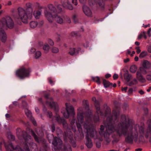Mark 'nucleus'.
<instances>
[{"instance_id":"f257e3e1","label":"nucleus","mask_w":151,"mask_h":151,"mask_svg":"<svg viewBox=\"0 0 151 151\" xmlns=\"http://www.w3.org/2000/svg\"><path fill=\"white\" fill-rule=\"evenodd\" d=\"M119 113L116 112H114L112 116L109 118V122L105 125L106 131L104 134V136L106 138L109 135L114 132L120 136L122 135H125L128 130H130L129 127L130 124L126 121V117L125 115H122L121 118V122L118 126L117 128L115 129L114 124H112V122H115V121L119 115Z\"/></svg>"},{"instance_id":"f03ea898","label":"nucleus","mask_w":151,"mask_h":151,"mask_svg":"<svg viewBox=\"0 0 151 151\" xmlns=\"http://www.w3.org/2000/svg\"><path fill=\"white\" fill-rule=\"evenodd\" d=\"M22 134V136H18V137L23 143V150H22L19 146L14 147L11 143L8 145H5L7 151H13V150L16 151H29V148L32 151H37V146L32 142V139L31 137L25 131L23 132Z\"/></svg>"},{"instance_id":"7ed1b4c3","label":"nucleus","mask_w":151,"mask_h":151,"mask_svg":"<svg viewBox=\"0 0 151 151\" xmlns=\"http://www.w3.org/2000/svg\"><path fill=\"white\" fill-rule=\"evenodd\" d=\"M61 5H58L57 9L55 10L53 5L50 4L49 5V10L45 11V14L49 22H52L55 19L58 23L61 24L63 23L64 17L63 16L60 17L57 14V13L59 14L61 11Z\"/></svg>"},{"instance_id":"20e7f679","label":"nucleus","mask_w":151,"mask_h":151,"mask_svg":"<svg viewBox=\"0 0 151 151\" xmlns=\"http://www.w3.org/2000/svg\"><path fill=\"white\" fill-rule=\"evenodd\" d=\"M144 134L143 127H140L139 125H136L132 129V132L128 134L125 140L129 143L133 140L137 142H143L144 140Z\"/></svg>"},{"instance_id":"39448f33","label":"nucleus","mask_w":151,"mask_h":151,"mask_svg":"<svg viewBox=\"0 0 151 151\" xmlns=\"http://www.w3.org/2000/svg\"><path fill=\"white\" fill-rule=\"evenodd\" d=\"M32 5L30 3H28L26 4L27 7V9H29V12L27 13L23 8L19 7L18 9V14L16 17V19L18 20H21L23 23H27L28 22V19H30L32 16V9L31 8Z\"/></svg>"},{"instance_id":"423d86ee","label":"nucleus","mask_w":151,"mask_h":151,"mask_svg":"<svg viewBox=\"0 0 151 151\" xmlns=\"http://www.w3.org/2000/svg\"><path fill=\"white\" fill-rule=\"evenodd\" d=\"M83 126L84 132H86L87 134L86 137V145L88 147L91 148L92 147L93 144L91 139L88 137L89 136L91 137H93L94 134H96V132L91 125L90 123L87 121L83 124Z\"/></svg>"},{"instance_id":"0eeeda50","label":"nucleus","mask_w":151,"mask_h":151,"mask_svg":"<svg viewBox=\"0 0 151 151\" xmlns=\"http://www.w3.org/2000/svg\"><path fill=\"white\" fill-rule=\"evenodd\" d=\"M50 138L48 137L50 143H52L54 146L52 150L53 151H59L61 150L62 151H71V149L70 146L64 147V148L61 149V146L62 145V141L61 139L57 137L54 138L52 135H50Z\"/></svg>"},{"instance_id":"6e6552de","label":"nucleus","mask_w":151,"mask_h":151,"mask_svg":"<svg viewBox=\"0 0 151 151\" xmlns=\"http://www.w3.org/2000/svg\"><path fill=\"white\" fill-rule=\"evenodd\" d=\"M66 108L62 109V113L65 118H68L70 115H73L74 114V111L73 107L70 104L66 103Z\"/></svg>"},{"instance_id":"1a4fd4ad","label":"nucleus","mask_w":151,"mask_h":151,"mask_svg":"<svg viewBox=\"0 0 151 151\" xmlns=\"http://www.w3.org/2000/svg\"><path fill=\"white\" fill-rule=\"evenodd\" d=\"M1 22L3 27H6L10 29H11L14 26L13 20L9 17H6L3 18Z\"/></svg>"},{"instance_id":"9d476101","label":"nucleus","mask_w":151,"mask_h":151,"mask_svg":"<svg viewBox=\"0 0 151 151\" xmlns=\"http://www.w3.org/2000/svg\"><path fill=\"white\" fill-rule=\"evenodd\" d=\"M30 73L29 70L23 68L17 70L16 72V75L19 78L22 79L29 76Z\"/></svg>"},{"instance_id":"9b49d317","label":"nucleus","mask_w":151,"mask_h":151,"mask_svg":"<svg viewBox=\"0 0 151 151\" xmlns=\"http://www.w3.org/2000/svg\"><path fill=\"white\" fill-rule=\"evenodd\" d=\"M81 108H79L78 109V122L76 123L77 125V128L79 133L81 132L83 134H84V132L82 131L83 130L81 127V125L83 123V116L82 113L80 112L81 111Z\"/></svg>"},{"instance_id":"f8f14e48","label":"nucleus","mask_w":151,"mask_h":151,"mask_svg":"<svg viewBox=\"0 0 151 151\" xmlns=\"http://www.w3.org/2000/svg\"><path fill=\"white\" fill-rule=\"evenodd\" d=\"M89 4L91 6L98 4L101 9H103L104 8V4L102 0H89Z\"/></svg>"},{"instance_id":"ddd939ff","label":"nucleus","mask_w":151,"mask_h":151,"mask_svg":"<svg viewBox=\"0 0 151 151\" xmlns=\"http://www.w3.org/2000/svg\"><path fill=\"white\" fill-rule=\"evenodd\" d=\"M46 104L54 109L56 111L58 110V107L57 103L54 102L52 98H50L46 102Z\"/></svg>"},{"instance_id":"4468645a","label":"nucleus","mask_w":151,"mask_h":151,"mask_svg":"<svg viewBox=\"0 0 151 151\" xmlns=\"http://www.w3.org/2000/svg\"><path fill=\"white\" fill-rule=\"evenodd\" d=\"M83 12L86 16L88 17L92 16V12L91 9L88 6L85 5L83 6Z\"/></svg>"},{"instance_id":"2eb2a0df","label":"nucleus","mask_w":151,"mask_h":151,"mask_svg":"<svg viewBox=\"0 0 151 151\" xmlns=\"http://www.w3.org/2000/svg\"><path fill=\"white\" fill-rule=\"evenodd\" d=\"M55 120H56L59 123H62L64 127H65V126H66L67 125V124L66 123L64 119L63 118H60V116L57 114L56 115V116H55L53 117L52 120L54 121Z\"/></svg>"},{"instance_id":"dca6fc26","label":"nucleus","mask_w":151,"mask_h":151,"mask_svg":"<svg viewBox=\"0 0 151 151\" xmlns=\"http://www.w3.org/2000/svg\"><path fill=\"white\" fill-rule=\"evenodd\" d=\"M81 49L80 48H78L76 49L74 48H71L69 52V54L71 55H77L80 53Z\"/></svg>"},{"instance_id":"f3484780","label":"nucleus","mask_w":151,"mask_h":151,"mask_svg":"<svg viewBox=\"0 0 151 151\" xmlns=\"http://www.w3.org/2000/svg\"><path fill=\"white\" fill-rule=\"evenodd\" d=\"M137 78L139 81L142 83H145L146 81L145 79L139 71H137L136 73Z\"/></svg>"},{"instance_id":"a211bd4d","label":"nucleus","mask_w":151,"mask_h":151,"mask_svg":"<svg viewBox=\"0 0 151 151\" xmlns=\"http://www.w3.org/2000/svg\"><path fill=\"white\" fill-rule=\"evenodd\" d=\"M63 7L66 9L72 10L73 9L72 5L71 4L70 2L68 1L64 3L63 4Z\"/></svg>"},{"instance_id":"6ab92c4d","label":"nucleus","mask_w":151,"mask_h":151,"mask_svg":"<svg viewBox=\"0 0 151 151\" xmlns=\"http://www.w3.org/2000/svg\"><path fill=\"white\" fill-rule=\"evenodd\" d=\"M92 100L94 101L95 104V106L96 109V111L98 114H99L101 113L100 110V108L99 105V102L96 99L95 97H93L92 98Z\"/></svg>"},{"instance_id":"aec40b11","label":"nucleus","mask_w":151,"mask_h":151,"mask_svg":"<svg viewBox=\"0 0 151 151\" xmlns=\"http://www.w3.org/2000/svg\"><path fill=\"white\" fill-rule=\"evenodd\" d=\"M142 65L144 68L149 69L150 67V63L149 61L147 60H144L142 62Z\"/></svg>"},{"instance_id":"412c9836","label":"nucleus","mask_w":151,"mask_h":151,"mask_svg":"<svg viewBox=\"0 0 151 151\" xmlns=\"http://www.w3.org/2000/svg\"><path fill=\"white\" fill-rule=\"evenodd\" d=\"M30 134L33 136L36 142L39 143L42 142L43 139L42 138L37 137L34 132L32 130L30 131Z\"/></svg>"},{"instance_id":"4be33fe9","label":"nucleus","mask_w":151,"mask_h":151,"mask_svg":"<svg viewBox=\"0 0 151 151\" xmlns=\"http://www.w3.org/2000/svg\"><path fill=\"white\" fill-rule=\"evenodd\" d=\"M0 37L3 42H5L6 40V36L4 31H0Z\"/></svg>"},{"instance_id":"5701e85b","label":"nucleus","mask_w":151,"mask_h":151,"mask_svg":"<svg viewBox=\"0 0 151 151\" xmlns=\"http://www.w3.org/2000/svg\"><path fill=\"white\" fill-rule=\"evenodd\" d=\"M124 77L125 79L127 81L129 82L132 78V75L129 74L128 71L126 70L125 71L124 74Z\"/></svg>"},{"instance_id":"b1692460","label":"nucleus","mask_w":151,"mask_h":151,"mask_svg":"<svg viewBox=\"0 0 151 151\" xmlns=\"http://www.w3.org/2000/svg\"><path fill=\"white\" fill-rule=\"evenodd\" d=\"M147 55V53L146 51H143L139 54V57L140 59H143L145 58Z\"/></svg>"},{"instance_id":"393cba45","label":"nucleus","mask_w":151,"mask_h":151,"mask_svg":"<svg viewBox=\"0 0 151 151\" xmlns=\"http://www.w3.org/2000/svg\"><path fill=\"white\" fill-rule=\"evenodd\" d=\"M41 14V12L40 10L35 11L34 12V15L35 18L37 19H38Z\"/></svg>"},{"instance_id":"a878e982","label":"nucleus","mask_w":151,"mask_h":151,"mask_svg":"<svg viewBox=\"0 0 151 151\" xmlns=\"http://www.w3.org/2000/svg\"><path fill=\"white\" fill-rule=\"evenodd\" d=\"M50 46L47 44H45L43 46V49L44 52L45 53H48L50 50Z\"/></svg>"},{"instance_id":"bb28decb","label":"nucleus","mask_w":151,"mask_h":151,"mask_svg":"<svg viewBox=\"0 0 151 151\" xmlns=\"http://www.w3.org/2000/svg\"><path fill=\"white\" fill-rule=\"evenodd\" d=\"M137 69V66L135 65H133L130 68V71L132 73H134L136 71Z\"/></svg>"},{"instance_id":"cd10ccee","label":"nucleus","mask_w":151,"mask_h":151,"mask_svg":"<svg viewBox=\"0 0 151 151\" xmlns=\"http://www.w3.org/2000/svg\"><path fill=\"white\" fill-rule=\"evenodd\" d=\"M34 54V57L36 59L39 58L41 55V53L39 51H35Z\"/></svg>"},{"instance_id":"c85d7f7f","label":"nucleus","mask_w":151,"mask_h":151,"mask_svg":"<svg viewBox=\"0 0 151 151\" xmlns=\"http://www.w3.org/2000/svg\"><path fill=\"white\" fill-rule=\"evenodd\" d=\"M30 25L31 28H35L38 25V24L37 22L32 21L30 22Z\"/></svg>"},{"instance_id":"c756f323","label":"nucleus","mask_w":151,"mask_h":151,"mask_svg":"<svg viewBox=\"0 0 151 151\" xmlns=\"http://www.w3.org/2000/svg\"><path fill=\"white\" fill-rule=\"evenodd\" d=\"M92 80L96 82L98 84H100V79L99 77H92Z\"/></svg>"},{"instance_id":"7c9ffc66","label":"nucleus","mask_w":151,"mask_h":151,"mask_svg":"<svg viewBox=\"0 0 151 151\" xmlns=\"http://www.w3.org/2000/svg\"><path fill=\"white\" fill-rule=\"evenodd\" d=\"M147 122L148 124L149 128L147 133V134H151V120H148Z\"/></svg>"},{"instance_id":"2f4dec72","label":"nucleus","mask_w":151,"mask_h":151,"mask_svg":"<svg viewBox=\"0 0 151 151\" xmlns=\"http://www.w3.org/2000/svg\"><path fill=\"white\" fill-rule=\"evenodd\" d=\"M138 83V81L136 79H134L130 83H129L128 85L129 86H131L132 85H136Z\"/></svg>"},{"instance_id":"473e14b6","label":"nucleus","mask_w":151,"mask_h":151,"mask_svg":"<svg viewBox=\"0 0 151 151\" xmlns=\"http://www.w3.org/2000/svg\"><path fill=\"white\" fill-rule=\"evenodd\" d=\"M103 83L105 88L108 87L110 85V83L105 79H104L103 80Z\"/></svg>"},{"instance_id":"72a5a7b5","label":"nucleus","mask_w":151,"mask_h":151,"mask_svg":"<svg viewBox=\"0 0 151 151\" xmlns=\"http://www.w3.org/2000/svg\"><path fill=\"white\" fill-rule=\"evenodd\" d=\"M69 129H68L67 130L68 131V132H65V135L66 137H68L70 139V140H71V132H70L69 131Z\"/></svg>"},{"instance_id":"f704fd0d","label":"nucleus","mask_w":151,"mask_h":151,"mask_svg":"<svg viewBox=\"0 0 151 151\" xmlns=\"http://www.w3.org/2000/svg\"><path fill=\"white\" fill-rule=\"evenodd\" d=\"M59 50L58 47H53L52 48L51 51L53 53H57L59 52Z\"/></svg>"},{"instance_id":"c9c22d12","label":"nucleus","mask_w":151,"mask_h":151,"mask_svg":"<svg viewBox=\"0 0 151 151\" xmlns=\"http://www.w3.org/2000/svg\"><path fill=\"white\" fill-rule=\"evenodd\" d=\"M25 114L28 117L31 118L32 116L31 113L30 111L26 109L25 111Z\"/></svg>"},{"instance_id":"e433bc0d","label":"nucleus","mask_w":151,"mask_h":151,"mask_svg":"<svg viewBox=\"0 0 151 151\" xmlns=\"http://www.w3.org/2000/svg\"><path fill=\"white\" fill-rule=\"evenodd\" d=\"M140 72L143 74H146L147 73V71L143 67H140L139 68Z\"/></svg>"},{"instance_id":"4c0bfd02","label":"nucleus","mask_w":151,"mask_h":151,"mask_svg":"<svg viewBox=\"0 0 151 151\" xmlns=\"http://www.w3.org/2000/svg\"><path fill=\"white\" fill-rule=\"evenodd\" d=\"M72 19L75 23H76L78 21V16L76 15H73L72 17Z\"/></svg>"},{"instance_id":"58836bf2","label":"nucleus","mask_w":151,"mask_h":151,"mask_svg":"<svg viewBox=\"0 0 151 151\" xmlns=\"http://www.w3.org/2000/svg\"><path fill=\"white\" fill-rule=\"evenodd\" d=\"M43 142L44 144H45V146L43 148H41L40 150V151H46V150L47 148V145L45 144V142L44 140Z\"/></svg>"},{"instance_id":"ea45409f","label":"nucleus","mask_w":151,"mask_h":151,"mask_svg":"<svg viewBox=\"0 0 151 151\" xmlns=\"http://www.w3.org/2000/svg\"><path fill=\"white\" fill-rule=\"evenodd\" d=\"M104 129V127L103 125H101V128H100V131H99V133L100 134L102 135L103 134V132Z\"/></svg>"},{"instance_id":"a19ab883","label":"nucleus","mask_w":151,"mask_h":151,"mask_svg":"<svg viewBox=\"0 0 151 151\" xmlns=\"http://www.w3.org/2000/svg\"><path fill=\"white\" fill-rule=\"evenodd\" d=\"M35 51L36 50L35 48H32L30 50L28 51V52L29 54H34L35 52Z\"/></svg>"},{"instance_id":"79ce46f5","label":"nucleus","mask_w":151,"mask_h":151,"mask_svg":"<svg viewBox=\"0 0 151 151\" xmlns=\"http://www.w3.org/2000/svg\"><path fill=\"white\" fill-rule=\"evenodd\" d=\"M48 43L51 46H53L54 45V42L51 40L49 39L48 40Z\"/></svg>"},{"instance_id":"37998d69","label":"nucleus","mask_w":151,"mask_h":151,"mask_svg":"<svg viewBox=\"0 0 151 151\" xmlns=\"http://www.w3.org/2000/svg\"><path fill=\"white\" fill-rule=\"evenodd\" d=\"M71 35L73 37L76 36L78 35V32H71Z\"/></svg>"},{"instance_id":"c03bdc74","label":"nucleus","mask_w":151,"mask_h":151,"mask_svg":"<svg viewBox=\"0 0 151 151\" xmlns=\"http://www.w3.org/2000/svg\"><path fill=\"white\" fill-rule=\"evenodd\" d=\"M135 49L137 50V51H136L137 53V54H139L140 52L141 51V50L139 47H136L135 48Z\"/></svg>"},{"instance_id":"a18cd8bd","label":"nucleus","mask_w":151,"mask_h":151,"mask_svg":"<svg viewBox=\"0 0 151 151\" xmlns=\"http://www.w3.org/2000/svg\"><path fill=\"white\" fill-rule=\"evenodd\" d=\"M146 79L148 81L151 80V75H148L146 77Z\"/></svg>"},{"instance_id":"49530a36","label":"nucleus","mask_w":151,"mask_h":151,"mask_svg":"<svg viewBox=\"0 0 151 151\" xmlns=\"http://www.w3.org/2000/svg\"><path fill=\"white\" fill-rule=\"evenodd\" d=\"M47 115L48 117L50 118L52 115V113L50 111H48Z\"/></svg>"},{"instance_id":"de8ad7c7","label":"nucleus","mask_w":151,"mask_h":151,"mask_svg":"<svg viewBox=\"0 0 151 151\" xmlns=\"http://www.w3.org/2000/svg\"><path fill=\"white\" fill-rule=\"evenodd\" d=\"M72 3L75 5H77L78 2L77 0H72Z\"/></svg>"},{"instance_id":"09e8293b","label":"nucleus","mask_w":151,"mask_h":151,"mask_svg":"<svg viewBox=\"0 0 151 151\" xmlns=\"http://www.w3.org/2000/svg\"><path fill=\"white\" fill-rule=\"evenodd\" d=\"M143 36L142 32H141L140 34H139L138 37V40L140 39Z\"/></svg>"},{"instance_id":"8fccbe9b","label":"nucleus","mask_w":151,"mask_h":151,"mask_svg":"<svg viewBox=\"0 0 151 151\" xmlns=\"http://www.w3.org/2000/svg\"><path fill=\"white\" fill-rule=\"evenodd\" d=\"M118 76L116 74H115L113 76V78L114 80H116L118 78Z\"/></svg>"},{"instance_id":"3c124183","label":"nucleus","mask_w":151,"mask_h":151,"mask_svg":"<svg viewBox=\"0 0 151 151\" xmlns=\"http://www.w3.org/2000/svg\"><path fill=\"white\" fill-rule=\"evenodd\" d=\"M31 121L34 125H36V122L35 120L33 118H32Z\"/></svg>"},{"instance_id":"603ef678","label":"nucleus","mask_w":151,"mask_h":151,"mask_svg":"<svg viewBox=\"0 0 151 151\" xmlns=\"http://www.w3.org/2000/svg\"><path fill=\"white\" fill-rule=\"evenodd\" d=\"M12 103L15 106H17L19 104L18 103L17 101H13V102Z\"/></svg>"},{"instance_id":"864d4df0","label":"nucleus","mask_w":151,"mask_h":151,"mask_svg":"<svg viewBox=\"0 0 151 151\" xmlns=\"http://www.w3.org/2000/svg\"><path fill=\"white\" fill-rule=\"evenodd\" d=\"M127 87H125L124 88H122V91H124L125 92H126L127 90Z\"/></svg>"},{"instance_id":"5fc2aeb1","label":"nucleus","mask_w":151,"mask_h":151,"mask_svg":"<svg viewBox=\"0 0 151 151\" xmlns=\"http://www.w3.org/2000/svg\"><path fill=\"white\" fill-rule=\"evenodd\" d=\"M76 121L75 119H73L71 121V124L72 125H73L75 124V122Z\"/></svg>"},{"instance_id":"6e6d98bb","label":"nucleus","mask_w":151,"mask_h":151,"mask_svg":"<svg viewBox=\"0 0 151 151\" xmlns=\"http://www.w3.org/2000/svg\"><path fill=\"white\" fill-rule=\"evenodd\" d=\"M130 60L129 59V58H127L124 60V61L125 63H127L129 62Z\"/></svg>"},{"instance_id":"4d7b16f0","label":"nucleus","mask_w":151,"mask_h":151,"mask_svg":"<svg viewBox=\"0 0 151 151\" xmlns=\"http://www.w3.org/2000/svg\"><path fill=\"white\" fill-rule=\"evenodd\" d=\"M142 34H143V36L144 37V38L145 39H147V36H146V35L145 34V32H142Z\"/></svg>"},{"instance_id":"13d9d810","label":"nucleus","mask_w":151,"mask_h":151,"mask_svg":"<svg viewBox=\"0 0 151 151\" xmlns=\"http://www.w3.org/2000/svg\"><path fill=\"white\" fill-rule=\"evenodd\" d=\"M147 51L148 52L151 53V45L149 46L147 49Z\"/></svg>"},{"instance_id":"bf43d9fd","label":"nucleus","mask_w":151,"mask_h":151,"mask_svg":"<svg viewBox=\"0 0 151 151\" xmlns=\"http://www.w3.org/2000/svg\"><path fill=\"white\" fill-rule=\"evenodd\" d=\"M133 91V90L132 89L130 88V89H129V91H128V94H129L131 93H132Z\"/></svg>"},{"instance_id":"052dcab7","label":"nucleus","mask_w":151,"mask_h":151,"mask_svg":"<svg viewBox=\"0 0 151 151\" xmlns=\"http://www.w3.org/2000/svg\"><path fill=\"white\" fill-rule=\"evenodd\" d=\"M111 76V75L109 74H107L105 75V77L106 78H109Z\"/></svg>"},{"instance_id":"680f3d73","label":"nucleus","mask_w":151,"mask_h":151,"mask_svg":"<svg viewBox=\"0 0 151 151\" xmlns=\"http://www.w3.org/2000/svg\"><path fill=\"white\" fill-rule=\"evenodd\" d=\"M51 129L52 132H53L55 130V127L53 125L51 127Z\"/></svg>"},{"instance_id":"e2e57ef3","label":"nucleus","mask_w":151,"mask_h":151,"mask_svg":"<svg viewBox=\"0 0 151 151\" xmlns=\"http://www.w3.org/2000/svg\"><path fill=\"white\" fill-rule=\"evenodd\" d=\"M150 26V24H148L147 25H144V24H143V26L145 28H146L147 27H149Z\"/></svg>"},{"instance_id":"0e129e2a","label":"nucleus","mask_w":151,"mask_h":151,"mask_svg":"<svg viewBox=\"0 0 151 151\" xmlns=\"http://www.w3.org/2000/svg\"><path fill=\"white\" fill-rule=\"evenodd\" d=\"M88 42H86V43H85L84 44V47H87L88 46Z\"/></svg>"},{"instance_id":"69168bd1","label":"nucleus","mask_w":151,"mask_h":151,"mask_svg":"<svg viewBox=\"0 0 151 151\" xmlns=\"http://www.w3.org/2000/svg\"><path fill=\"white\" fill-rule=\"evenodd\" d=\"M72 130L74 132H75L76 131V128L75 127H73V126H72Z\"/></svg>"},{"instance_id":"338daca9","label":"nucleus","mask_w":151,"mask_h":151,"mask_svg":"<svg viewBox=\"0 0 151 151\" xmlns=\"http://www.w3.org/2000/svg\"><path fill=\"white\" fill-rule=\"evenodd\" d=\"M139 92L141 95L143 94L144 93V92L142 90L139 91Z\"/></svg>"},{"instance_id":"774afa93","label":"nucleus","mask_w":151,"mask_h":151,"mask_svg":"<svg viewBox=\"0 0 151 151\" xmlns=\"http://www.w3.org/2000/svg\"><path fill=\"white\" fill-rule=\"evenodd\" d=\"M147 33L149 36H151V31L148 30L147 31Z\"/></svg>"}]
</instances>
